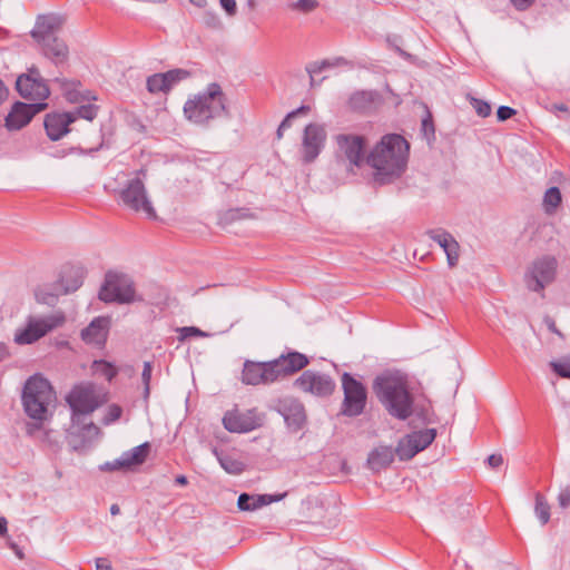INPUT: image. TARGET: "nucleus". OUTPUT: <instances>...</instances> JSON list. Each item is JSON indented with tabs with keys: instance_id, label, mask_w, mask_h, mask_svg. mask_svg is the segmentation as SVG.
<instances>
[{
	"instance_id": "5701e85b",
	"label": "nucleus",
	"mask_w": 570,
	"mask_h": 570,
	"mask_svg": "<svg viewBox=\"0 0 570 570\" xmlns=\"http://www.w3.org/2000/svg\"><path fill=\"white\" fill-rule=\"evenodd\" d=\"M150 445L148 442L132 448L130 451L124 452L120 458L112 462H106L101 469L105 471L127 470L132 466L142 464L149 453Z\"/></svg>"
},
{
	"instance_id": "c03bdc74",
	"label": "nucleus",
	"mask_w": 570,
	"mask_h": 570,
	"mask_svg": "<svg viewBox=\"0 0 570 570\" xmlns=\"http://www.w3.org/2000/svg\"><path fill=\"white\" fill-rule=\"evenodd\" d=\"M180 336L179 340L184 341L191 336H199V337H206L208 336L207 333L203 332L200 328L195 326H185L178 330Z\"/></svg>"
},
{
	"instance_id": "2f4dec72",
	"label": "nucleus",
	"mask_w": 570,
	"mask_h": 570,
	"mask_svg": "<svg viewBox=\"0 0 570 570\" xmlns=\"http://www.w3.org/2000/svg\"><path fill=\"white\" fill-rule=\"evenodd\" d=\"M561 191L558 187H550L543 196V207L547 214H552L561 204Z\"/></svg>"
},
{
	"instance_id": "69168bd1",
	"label": "nucleus",
	"mask_w": 570,
	"mask_h": 570,
	"mask_svg": "<svg viewBox=\"0 0 570 570\" xmlns=\"http://www.w3.org/2000/svg\"><path fill=\"white\" fill-rule=\"evenodd\" d=\"M8 356V351L6 345L0 343V361L4 360Z\"/></svg>"
},
{
	"instance_id": "680f3d73",
	"label": "nucleus",
	"mask_w": 570,
	"mask_h": 570,
	"mask_svg": "<svg viewBox=\"0 0 570 570\" xmlns=\"http://www.w3.org/2000/svg\"><path fill=\"white\" fill-rule=\"evenodd\" d=\"M552 110L553 111H561V112H568L569 111L568 107L564 104H554L552 106Z\"/></svg>"
},
{
	"instance_id": "a18cd8bd",
	"label": "nucleus",
	"mask_w": 570,
	"mask_h": 570,
	"mask_svg": "<svg viewBox=\"0 0 570 570\" xmlns=\"http://www.w3.org/2000/svg\"><path fill=\"white\" fill-rule=\"evenodd\" d=\"M553 371L561 377L570 379V357L551 364Z\"/></svg>"
},
{
	"instance_id": "ddd939ff",
	"label": "nucleus",
	"mask_w": 570,
	"mask_h": 570,
	"mask_svg": "<svg viewBox=\"0 0 570 570\" xmlns=\"http://www.w3.org/2000/svg\"><path fill=\"white\" fill-rule=\"evenodd\" d=\"M63 321V316L29 317L26 327L16 332L14 342L19 345L32 344L62 324Z\"/></svg>"
},
{
	"instance_id": "58836bf2",
	"label": "nucleus",
	"mask_w": 570,
	"mask_h": 570,
	"mask_svg": "<svg viewBox=\"0 0 570 570\" xmlns=\"http://www.w3.org/2000/svg\"><path fill=\"white\" fill-rule=\"evenodd\" d=\"M219 462H220L222 468L230 474H239L243 472V469H244L243 463H240L229 456L220 458Z\"/></svg>"
},
{
	"instance_id": "6e6552de",
	"label": "nucleus",
	"mask_w": 570,
	"mask_h": 570,
	"mask_svg": "<svg viewBox=\"0 0 570 570\" xmlns=\"http://www.w3.org/2000/svg\"><path fill=\"white\" fill-rule=\"evenodd\" d=\"M98 296L105 303L129 304L140 301L136 296L134 283L127 276L111 272L106 274Z\"/></svg>"
},
{
	"instance_id": "f704fd0d",
	"label": "nucleus",
	"mask_w": 570,
	"mask_h": 570,
	"mask_svg": "<svg viewBox=\"0 0 570 570\" xmlns=\"http://www.w3.org/2000/svg\"><path fill=\"white\" fill-rule=\"evenodd\" d=\"M147 89L151 94L168 92L163 73H155L147 78Z\"/></svg>"
},
{
	"instance_id": "bf43d9fd",
	"label": "nucleus",
	"mask_w": 570,
	"mask_h": 570,
	"mask_svg": "<svg viewBox=\"0 0 570 570\" xmlns=\"http://www.w3.org/2000/svg\"><path fill=\"white\" fill-rule=\"evenodd\" d=\"M292 119H294V116H291V112L287 114V116L283 119V121L279 124L281 129H287L292 125Z\"/></svg>"
},
{
	"instance_id": "774afa93",
	"label": "nucleus",
	"mask_w": 570,
	"mask_h": 570,
	"mask_svg": "<svg viewBox=\"0 0 570 570\" xmlns=\"http://www.w3.org/2000/svg\"><path fill=\"white\" fill-rule=\"evenodd\" d=\"M191 3H194L195 6L199 7V8H203L206 6V0H190Z\"/></svg>"
},
{
	"instance_id": "4468645a",
	"label": "nucleus",
	"mask_w": 570,
	"mask_h": 570,
	"mask_svg": "<svg viewBox=\"0 0 570 570\" xmlns=\"http://www.w3.org/2000/svg\"><path fill=\"white\" fill-rule=\"evenodd\" d=\"M85 274L86 272L81 266H67L61 272L55 293L42 294L37 292L36 296L46 304H53L58 295H66L77 291L83 283Z\"/></svg>"
},
{
	"instance_id": "f257e3e1",
	"label": "nucleus",
	"mask_w": 570,
	"mask_h": 570,
	"mask_svg": "<svg viewBox=\"0 0 570 570\" xmlns=\"http://www.w3.org/2000/svg\"><path fill=\"white\" fill-rule=\"evenodd\" d=\"M410 145L401 135L389 134L366 157V164L374 170V180L387 184L399 178L406 169Z\"/></svg>"
},
{
	"instance_id": "4be33fe9",
	"label": "nucleus",
	"mask_w": 570,
	"mask_h": 570,
	"mask_svg": "<svg viewBox=\"0 0 570 570\" xmlns=\"http://www.w3.org/2000/svg\"><path fill=\"white\" fill-rule=\"evenodd\" d=\"M99 434L100 429L92 422H87L86 417H82V423L75 424V422H71L67 440L72 450L80 451L90 445Z\"/></svg>"
},
{
	"instance_id": "39448f33",
	"label": "nucleus",
	"mask_w": 570,
	"mask_h": 570,
	"mask_svg": "<svg viewBox=\"0 0 570 570\" xmlns=\"http://www.w3.org/2000/svg\"><path fill=\"white\" fill-rule=\"evenodd\" d=\"M56 395L49 381L35 375L24 384L22 404L26 414L36 421H46L48 406L55 401Z\"/></svg>"
},
{
	"instance_id": "f3484780",
	"label": "nucleus",
	"mask_w": 570,
	"mask_h": 570,
	"mask_svg": "<svg viewBox=\"0 0 570 570\" xmlns=\"http://www.w3.org/2000/svg\"><path fill=\"white\" fill-rule=\"evenodd\" d=\"M264 414L256 409L245 412L228 411L223 417L225 429L233 433H246L261 428L264 423Z\"/></svg>"
},
{
	"instance_id": "7ed1b4c3",
	"label": "nucleus",
	"mask_w": 570,
	"mask_h": 570,
	"mask_svg": "<svg viewBox=\"0 0 570 570\" xmlns=\"http://www.w3.org/2000/svg\"><path fill=\"white\" fill-rule=\"evenodd\" d=\"M373 391L385 410L395 419L406 420L413 414V395L406 377L397 372H385L373 382Z\"/></svg>"
},
{
	"instance_id": "b1692460",
	"label": "nucleus",
	"mask_w": 570,
	"mask_h": 570,
	"mask_svg": "<svg viewBox=\"0 0 570 570\" xmlns=\"http://www.w3.org/2000/svg\"><path fill=\"white\" fill-rule=\"evenodd\" d=\"M426 235L444 250L449 266L454 267L460 256V245L455 238L442 228L430 229L426 232Z\"/></svg>"
},
{
	"instance_id": "c85d7f7f",
	"label": "nucleus",
	"mask_w": 570,
	"mask_h": 570,
	"mask_svg": "<svg viewBox=\"0 0 570 570\" xmlns=\"http://www.w3.org/2000/svg\"><path fill=\"white\" fill-rule=\"evenodd\" d=\"M26 430L29 436L49 445L50 448L58 445L57 433L52 430L45 429L43 421L27 423Z\"/></svg>"
},
{
	"instance_id": "e2e57ef3",
	"label": "nucleus",
	"mask_w": 570,
	"mask_h": 570,
	"mask_svg": "<svg viewBox=\"0 0 570 570\" xmlns=\"http://www.w3.org/2000/svg\"><path fill=\"white\" fill-rule=\"evenodd\" d=\"M387 41H389V43H390L391 46H393V47H394V49L397 51V53H399L400 56L405 57V58L410 57V55H409V53H406L405 51H403L399 46H396V43H393V42H392V40H391L390 38L387 39Z\"/></svg>"
},
{
	"instance_id": "3c124183",
	"label": "nucleus",
	"mask_w": 570,
	"mask_h": 570,
	"mask_svg": "<svg viewBox=\"0 0 570 570\" xmlns=\"http://www.w3.org/2000/svg\"><path fill=\"white\" fill-rule=\"evenodd\" d=\"M219 3L228 16L236 14L237 6L235 0H219Z\"/></svg>"
},
{
	"instance_id": "0eeeda50",
	"label": "nucleus",
	"mask_w": 570,
	"mask_h": 570,
	"mask_svg": "<svg viewBox=\"0 0 570 570\" xmlns=\"http://www.w3.org/2000/svg\"><path fill=\"white\" fill-rule=\"evenodd\" d=\"M119 203L126 208L141 213L149 219H156L157 214L153 206L146 186L140 177H135L118 191Z\"/></svg>"
},
{
	"instance_id": "603ef678",
	"label": "nucleus",
	"mask_w": 570,
	"mask_h": 570,
	"mask_svg": "<svg viewBox=\"0 0 570 570\" xmlns=\"http://www.w3.org/2000/svg\"><path fill=\"white\" fill-rule=\"evenodd\" d=\"M543 322L551 333H554L558 336L563 337V334L558 330L556 322L551 316H549V315L544 316Z\"/></svg>"
},
{
	"instance_id": "c9c22d12",
	"label": "nucleus",
	"mask_w": 570,
	"mask_h": 570,
	"mask_svg": "<svg viewBox=\"0 0 570 570\" xmlns=\"http://www.w3.org/2000/svg\"><path fill=\"white\" fill-rule=\"evenodd\" d=\"M318 7L317 0H297L288 3V8L301 13H308Z\"/></svg>"
},
{
	"instance_id": "a19ab883",
	"label": "nucleus",
	"mask_w": 570,
	"mask_h": 570,
	"mask_svg": "<svg viewBox=\"0 0 570 570\" xmlns=\"http://www.w3.org/2000/svg\"><path fill=\"white\" fill-rule=\"evenodd\" d=\"M121 413H122V410L119 405L111 404L110 406H108L107 413L102 419V423L105 425H109V424L116 422L117 420L120 419Z\"/></svg>"
},
{
	"instance_id": "ea45409f",
	"label": "nucleus",
	"mask_w": 570,
	"mask_h": 570,
	"mask_svg": "<svg viewBox=\"0 0 570 570\" xmlns=\"http://www.w3.org/2000/svg\"><path fill=\"white\" fill-rule=\"evenodd\" d=\"M470 104L474 108V110L478 114V116H480L482 118H485V117L491 115L492 108H491L489 102H487V101H484L482 99H478V98L471 97L470 98Z\"/></svg>"
},
{
	"instance_id": "13d9d810",
	"label": "nucleus",
	"mask_w": 570,
	"mask_h": 570,
	"mask_svg": "<svg viewBox=\"0 0 570 570\" xmlns=\"http://www.w3.org/2000/svg\"><path fill=\"white\" fill-rule=\"evenodd\" d=\"M308 111H309V107L308 106H301L297 109L291 111V116H294V118H296L297 116L305 115Z\"/></svg>"
},
{
	"instance_id": "052dcab7",
	"label": "nucleus",
	"mask_w": 570,
	"mask_h": 570,
	"mask_svg": "<svg viewBox=\"0 0 570 570\" xmlns=\"http://www.w3.org/2000/svg\"><path fill=\"white\" fill-rule=\"evenodd\" d=\"M8 531V522L7 519L1 517L0 518V537H3Z\"/></svg>"
},
{
	"instance_id": "412c9836",
	"label": "nucleus",
	"mask_w": 570,
	"mask_h": 570,
	"mask_svg": "<svg viewBox=\"0 0 570 570\" xmlns=\"http://www.w3.org/2000/svg\"><path fill=\"white\" fill-rule=\"evenodd\" d=\"M48 107L47 102L24 104L17 101L12 105L6 117V127L9 130H19L27 126L32 118Z\"/></svg>"
},
{
	"instance_id": "e433bc0d",
	"label": "nucleus",
	"mask_w": 570,
	"mask_h": 570,
	"mask_svg": "<svg viewBox=\"0 0 570 570\" xmlns=\"http://www.w3.org/2000/svg\"><path fill=\"white\" fill-rule=\"evenodd\" d=\"M153 373V363L146 361L141 373V381L144 384L142 397L147 402L150 395V380Z\"/></svg>"
},
{
	"instance_id": "a211bd4d",
	"label": "nucleus",
	"mask_w": 570,
	"mask_h": 570,
	"mask_svg": "<svg viewBox=\"0 0 570 570\" xmlns=\"http://www.w3.org/2000/svg\"><path fill=\"white\" fill-rule=\"evenodd\" d=\"M274 410L279 413L291 432H298L306 423V412L302 402L292 396L278 399Z\"/></svg>"
},
{
	"instance_id": "49530a36",
	"label": "nucleus",
	"mask_w": 570,
	"mask_h": 570,
	"mask_svg": "<svg viewBox=\"0 0 570 570\" xmlns=\"http://www.w3.org/2000/svg\"><path fill=\"white\" fill-rule=\"evenodd\" d=\"M517 111L508 106H500L497 111V117L499 121H505L514 116Z\"/></svg>"
},
{
	"instance_id": "4d7b16f0",
	"label": "nucleus",
	"mask_w": 570,
	"mask_h": 570,
	"mask_svg": "<svg viewBox=\"0 0 570 570\" xmlns=\"http://www.w3.org/2000/svg\"><path fill=\"white\" fill-rule=\"evenodd\" d=\"M9 95V90L3 83V81L0 79V106L7 100Z\"/></svg>"
},
{
	"instance_id": "338daca9",
	"label": "nucleus",
	"mask_w": 570,
	"mask_h": 570,
	"mask_svg": "<svg viewBox=\"0 0 570 570\" xmlns=\"http://www.w3.org/2000/svg\"><path fill=\"white\" fill-rule=\"evenodd\" d=\"M110 513L111 515H118L120 513V508L118 504H112L110 507Z\"/></svg>"
},
{
	"instance_id": "72a5a7b5",
	"label": "nucleus",
	"mask_w": 570,
	"mask_h": 570,
	"mask_svg": "<svg viewBox=\"0 0 570 570\" xmlns=\"http://www.w3.org/2000/svg\"><path fill=\"white\" fill-rule=\"evenodd\" d=\"M535 514L542 524H546L550 520V505L548 504L544 497L540 493L535 494Z\"/></svg>"
},
{
	"instance_id": "7c9ffc66",
	"label": "nucleus",
	"mask_w": 570,
	"mask_h": 570,
	"mask_svg": "<svg viewBox=\"0 0 570 570\" xmlns=\"http://www.w3.org/2000/svg\"><path fill=\"white\" fill-rule=\"evenodd\" d=\"M377 95L374 91H357L348 100L350 107L356 111H365L372 107Z\"/></svg>"
},
{
	"instance_id": "f03ea898",
	"label": "nucleus",
	"mask_w": 570,
	"mask_h": 570,
	"mask_svg": "<svg viewBox=\"0 0 570 570\" xmlns=\"http://www.w3.org/2000/svg\"><path fill=\"white\" fill-rule=\"evenodd\" d=\"M65 21V17L60 13L40 14L30 33L40 53L56 67L67 65L70 57V50L66 40L59 36Z\"/></svg>"
},
{
	"instance_id": "a878e982",
	"label": "nucleus",
	"mask_w": 570,
	"mask_h": 570,
	"mask_svg": "<svg viewBox=\"0 0 570 570\" xmlns=\"http://www.w3.org/2000/svg\"><path fill=\"white\" fill-rule=\"evenodd\" d=\"M272 363L277 364L275 370H277L276 374L279 380L304 368L308 364V358L302 353L289 352L282 354L279 357L273 360Z\"/></svg>"
},
{
	"instance_id": "423d86ee",
	"label": "nucleus",
	"mask_w": 570,
	"mask_h": 570,
	"mask_svg": "<svg viewBox=\"0 0 570 570\" xmlns=\"http://www.w3.org/2000/svg\"><path fill=\"white\" fill-rule=\"evenodd\" d=\"M334 140L337 147L335 153L337 164L354 175L356 169H360L366 163L365 138L354 134H338L334 137Z\"/></svg>"
},
{
	"instance_id": "473e14b6",
	"label": "nucleus",
	"mask_w": 570,
	"mask_h": 570,
	"mask_svg": "<svg viewBox=\"0 0 570 570\" xmlns=\"http://www.w3.org/2000/svg\"><path fill=\"white\" fill-rule=\"evenodd\" d=\"M165 85L167 90L169 91L175 85L187 79L190 76V72L186 69H171L167 72H163Z\"/></svg>"
},
{
	"instance_id": "6ab92c4d",
	"label": "nucleus",
	"mask_w": 570,
	"mask_h": 570,
	"mask_svg": "<svg viewBox=\"0 0 570 570\" xmlns=\"http://www.w3.org/2000/svg\"><path fill=\"white\" fill-rule=\"evenodd\" d=\"M326 141V131L323 125L309 124L305 127L302 140V159L305 164L313 163Z\"/></svg>"
},
{
	"instance_id": "8fccbe9b",
	"label": "nucleus",
	"mask_w": 570,
	"mask_h": 570,
	"mask_svg": "<svg viewBox=\"0 0 570 570\" xmlns=\"http://www.w3.org/2000/svg\"><path fill=\"white\" fill-rule=\"evenodd\" d=\"M422 130L425 136L434 135V126L432 121V116L429 112L425 118L422 119Z\"/></svg>"
},
{
	"instance_id": "20e7f679",
	"label": "nucleus",
	"mask_w": 570,
	"mask_h": 570,
	"mask_svg": "<svg viewBox=\"0 0 570 570\" xmlns=\"http://www.w3.org/2000/svg\"><path fill=\"white\" fill-rule=\"evenodd\" d=\"M184 114L189 121L198 125L226 115V97L220 86L213 82L206 91L188 99L184 105Z\"/></svg>"
},
{
	"instance_id": "4c0bfd02",
	"label": "nucleus",
	"mask_w": 570,
	"mask_h": 570,
	"mask_svg": "<svg viewBox=\"0 0 570 570\" xmlns=\"http://www.w3.org/2000/svg\"><path fill=\"white\" fill-rule=\"evenodd\" d=\"M94 368L96 373L101 374L107 381H111L117 374V370L105 361H96Z\"/></svg>"
},
{
	"instance_id": "9d476101",
	"label": "nucleus",
	"mask_w": 570,
	"mask_h": 570,
	"mask_svg": "<svg viewBox=\"0 0 570 570\" xmlns=\"http://www.w3.org/2000/svg\"><path fill=\"white\" fill-rule=\"evenodd\" d=\"M342 389L344 399L341 406V414L350 417L358 416L363 413L366 405V389L350 373L344 372L342 375Z\"/></svg>"
},
{
	"instance_id": "9b49d317",
	"label": "nucleus",
	"mask_w": 570,
	"mask_h": 570,
	"mask_svg": "<svg viewBox=\"0 0 570 570\" xmlns=\"http://www.w3.org/2000/svg\"><path fill=\"white\" fill-rule=\"evenodd\" d=\"M16 89L22 98L36 102H45L50 95L48 85L36 67L28 69L27 73L18 77Z\"/></svg>"
},
{
	"instance_id": "09e8293b",
	"label": "nucleus",
	"mask_w": 570,
	"mask_h": 570,
	"mask_svg": "<svg viewBox=\"0 0 570 570\" xmlns=\"http://www.w3.org/2000/svg\"><path fill=\"white\" fill-rule=\"evenodd\" d=\"M323 62H326V69L350 66L351 62L344 57H336L334 59H324Z\"/></svg>"
},
{
	"instance_id": "393cba45",
	"label": "nucleus",
	"mask_w": 570,
	"mask_h": 570,
	"mask_svg": "<svg viewBox=\"0 0 570 570\" xmlns=\"http://www.w3.org/2000/svg\"><path fill=\"white\" fill-rule=\"evenodd\" d=\"M76 120L73 112H53L46 116L45 129L51 140H59L69 131V125Z\"/></svg>"
},
{
	"instance_id": "1a4fd4ad",
	"label": "nucleus",
	"mask_w": 570,
	"mask_h": 570,
	"mask_svg": "<svg viewBox=\"0 0 570 570\" xmlns=\"http://www.w3.org/2000/svg\"><path fill=\"white\" fill-rule=\"evenodd\" d=\"M67 402L72 411L71 422L75 424L82 423V417L100 405L95 385L90 383L75 386L67 396Z\"/></svg>"
},
{
	"instance_id": "cd10ccee",
	"label": "nucleus",
	"mask_w": 570,
	"mask_h": 570,
	"mask_svg": "<svg viewBox=\"0 0 570 570\" xmlns=\"http://www.w3.org/2000/svg\"><path fill=\"white\" fill-rule=\"evenodd\" d=\"M395 450L392 446L380 445L373 449L367 456V468L377 473L390 466L394 461Z\"/></svg>"
},
{
	"instance_id": "79ce46f5",
	"label": "nucleus",
	"mask_w": 570,
	"mask_h": 570,
	"mask_svg": "<svg viewBox=\"0 0 570 570\" xmlns=\"http://www.w3.org/2000/svg\"><path fill=\"white\" fill-rule=\"evenodd\" d=\"M306 72L309 75V79H311V86L314 87L315 86V75L317 73H321L323 70L326 69V62H323V60L321 61H314V62H311L306 66Z\"/></svg>"
},
{
	"instance_id": "5fc2aeb1",
	"label": "nucleus",
	"mask_w": 570,
	"mask_h": 570,
	"mask_svg": "<svg viewBox=\"0 0 570 570\" xmlns=\"http://www.w3.org/2000/svg\"><path fill=\"white\" fill-rule=\"evenodd\" d=\"M502 463H503V458H502V455H500V454H491V455L488 458V464H489L491 468H493V469L499 468Z\"/></svg>"
},
{
	"instance_id": "aec40b11",
	"label": "nucleus",
	"mask_w": 570,
	"mask_h": 570,
	"mask_svg": "<svg viewBox=\"0 0 570 570\" xmlns=\"http://www.w3.org/2000/svg\"><path fill=\"white\" fill-rule=\"evenodd\" d=\"M277 364L269 362L246 361L242 372V381L247 385L269 384L277 381Z\"/></svg>"
},
{
	"instance_id": "2eb2a0df",
	"label": "nucleus",
	"mask_w": 570,
	"mask_h": 570,
	"mask_svg": "<svg viewBox=\"0 0 570 570\" xmlns=\"http://www.w3.org/2000/svg\"><path fill=\"white\" fill-rule=\"evenodd\" d=\"M436 436L435 429L414 431L399 441L395 448L396 455L402 461L411 460L419 452L425 450Z\"/></svg>"
},
{
	"instance_id": "dca6fc26",
	"label": "nucleus",
	"mask_w": 570,
	"mask_h": 570,
	"mask_svg": "<svg viewBox=\"0 0 570 570\" xmlns=\"http://www.w3.org/2000/svg\"><path fill=\"white\" fill-rule=\"evenodd\" d=\"M294 385L304 393H309L317 397L330 396L335 390L334 380L326 374L307 370L301 374L294 382Z\"/></svg>"
},
{
	"instance_id": "0e129e2a",
	"label": "nucleus",
	"mask_w": 570,
	"mask_h": 570,
	"mask_svg": "<svg viewBox=\"0 0 570 570\" xmlns=\"http://www.w3.org/2000/svg\"><path fill=\"white\" fill-rule=\"evenodd\" d=\"M175 483L178 485H186L188 483V480L185 475H177L175 479Z\"/></svg>"
},
{
	"instance_id": "37998d69",
	"label": "nucleus",
	"mask_w": 570,
	"mask_h": 570,
	"mask_svg": "<svg viewBox=\"0 0 570 570\" xmlns=\"http://www.w3.org/2000/svg\"><path fill=\"white\" fill-rule=\"evenodd\" d=\"M73 115L76 119L80 117L86 120H92L97 117V107L94 105L80 106Z\"/></svg>"
},
{
	"instance_id": "6e6d98bb",
	"label": "nucleus",
	"mask_w": 570,
	"mask_h": 570,
	"mask_svg": "<svg viewBox=\"0 0 570 570\" xmlns=\"http://www.w3.org/2000/svg\"><path fill=\"white\" fill-rule=\"evenodd\" d=\"M8 547L13 551V553L22 560L24 558L22 549L13 541H8Z\"/></svg>"
},
{
	"instance_id": "f8f14e48",
	"label": "nucleus",
	"mask_w": 570,
	"mask_h": 570,
	"mask_svg": "<svg viewBox=\"0 0 570 570\" xmlns=\"http://www.w3.org/2000/svg\"><path fill=\"white\" fill-rule=\"evenodd\" d=\"M557 266V259L552 256H543L535 259L525 274L528 288L533 292H541L553 282Z\"/></svg>"
},
{
	"instance_id": "de8ad7c7",
	"label": "nucleus",
	"mask_w": 570,
	"mask_h": 570,
	"mask_svg": "<svg viewBox=\"0 0 570 570\" xmlns=\"http://www.w3.org/2000/svg\"><path fill=\"white\" fill-rule=\"evenodd\" d=\"M558 503L562 509L570 507V487L561 489L558 494Z\"/></svg>"
},
{
	"instance_id": "bb28decb",
	"label": "nucleus",
	"mask_w": 570,
	"mask_h": 570,
	"mask_svg": "<svg viewBox=\"0 0 570 570\" xmlns=\"http://www.w3.org/2000/svg\"><path fill=\"white\" fill-rule=\"evenodd\" d=\"M110 321L108 317L98 316L81 331V338L87 344L96 346L105 345L108 336Z\"/></svg>"
},
{
	"instance_id": "c756f323",
	"label": "nucleus",
	"mask_w": 570,
	"mask_h": 570,
	"mask_svg": "<svg viewBox=\"0 0 570 570\" xmlns=\"http://www.w3.org/2000/svg\"><path fill=\"white\" fill-rule=\"evenodd\" d=\"M274 499L268 494L252 495L242 493L237 500V507L242 511H254L273 502Z\"/></svg>"
},
{
	"instance_id": "864d4df0",
	"label": "nucleus",
	"mask_w": 570,
	"mask_h": 570,
	"mask_svg": "<svg viewBox=\"0 0 570 570\" xmlns=\"http://www.w3.org/2000/svg\"><path fill=\"white\" fill-rule=\"evenodd\" d=\"M512 4L515 7V9L523 11L530 8L534 0H511Z\"/></svg>"
}]
</instances>
